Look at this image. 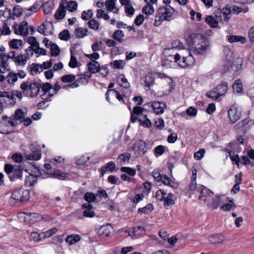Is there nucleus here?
I'll return each instance as SVG.
<instances>
[{
	"label": "nucleus",
	"mask_w": 254,
	"mask_h": 254,
	"mask_svg": "<svg viewBox=\"0 0 254 254\" xmlns=\"http://www.w3.org/2000/svg\"><path fill=\"white\" fill-rule=\"evenodd\" d=\"M233 90L234 93H242L243 92V85L241 80L237 79L233 85Z\"/></svg>",
	"instance_id": "bb28decb"
},
{
	"label": "nucleus",
	"mask_w": 254,
	"mask_h": 254,
	"mask_svg": "<svg viewBox=\"0 0 254 254\" xmlns=\"http://www.w3.org/2000/svg\"><path fill=\"white\" fill-rule=\"evenodd\" d=\"M138 121L140 124L143 127H150L151 126L150 121L146 116H144L143 119H139Z\"/></svg>",
	"instance_id": "680f3d73"
},
{
	"label": "nucleus",
	"mask_w": 254,
	"mask_h": 254,
	"mask_svg": "<svg viewBox=\"0 0 254 254\" xmlns=\"http://www.w3.org/2000/svg\"><path fill=\"white\" fill-rule=\"evenodd\" d=\"M90 157L87 155L81 156L79 159L76 160V164L78 165H83L86 163Z\"/></svg>",
	"instance_id": "13d9d810"
},
{
	"label": "nucleus",
	"mask_w": 254,
	"mask_h": 254,
	"mask_svg": "<svg viewBox=\"0 0 254 254\" xmlns=\"http://www.w3.org/2000/svg\"><path fill=\"white\" fill-rule=\"evenodd\" d=\"M110 227L111 226L110 225L102 226L99 229L98 233L102 237H108L110 233L109 230Z\"/></svg>",
	"instance_id": "c85d7f7f"
},
{
	"label": "nucleus",
	"mask_w": 254,
	"mask_h": 254,
	"mask_svg": "<svg viewBox=\"0 0 254 254\" xmlns=\"http://www.w3.org/2000/svg\"><path fill=\"white\" fill-rule=\"evenodd\" d=\"M228 41L230 43L240 42L244 43L246 42L245 38L240 36L232 35L228 38Z\"/></svg>",
	"instance_id": "ea45409f"
},
{
	"label": "nucleus",
	"mask_w": 254,
	"mask_h": 254,
	"mask_svg": "<svg viewBox=\"0 0 254 254\" xmlns=\"http://www.w3.org/2000/svg\"><path fill=\"white\" fill-rule=\"evenodd\" d=\"M166 193L167 192L164 190H158L156 192V198L160 201H163V199H165V195H166Z\"/></svg>",
	"instance_id": "0e129e2a"
},
{
	"label": "nucleus",
	"mask_w": 254,
	"mask_h": 254,
	"mask_svg": "<svg viewBox=\"0 0 254 254\" xmlns=\"http://www.w3.org/2000/svg\"><path fill=\"white\" fill-rule=\"evenodd\" d=\"M93 16L92 10L91 9H89L87 11H83L81 14V18L82 19L86 20L90 18H91Z\"/></svg>",
	"instance_id": "338daca9"
},
{
	"label": "nucleus",
	"mask_w": 254,
	"mask_h": 254,
	"mask_svg": "<svg viewBox=\"0 0 254 254\" xmlns=\"http://www.w3.org/2000/svg\"><path fill=\"white\" fill-rule=\"evenodd\" d=\"M8 177L11 182L15 181L16 179H20L22 177V171L20 168H15Z\"/></svg>",
	"instance_id": "4be33fe9"
},
{
	"label": "nucleus",
	"mask_w": 254,
	"mask_h": 254,
	"mask_svg": "<svg viewBox=\"0 0 254 254\" xmlns=\"http://www.w3.org/2000/svg\"><path fill=\"white\" fill-rule=\"evenodd\" d=\"M181 59L179 54H176L174 56L168 55L162 62V65L167 68H173L176 66V63H179Z\"/></svg>",
	"instance_id": "39448f33"
},
{
	"label": "nucleus",
	"mask_w": 254,
	"mask_h": 254,
	"mask_svg": "<svg viewBox=\"0 0 254 254\" xmlns=\"http://www.w3.org/2000/svg\"><path fill=\"white\" fill-rule=\"evenodd\" d=\"M205 22L211 27L213 28H216L218 26V22L212 15H209L206 17Z\"/></svg>",
	"instance_id": "2f4dec72"
},
{
	"label": "nucleus",
	"mask_w": 254,
	"mask_h": 254,
	"mask_svg": "<svg viewBox=\"0 0 254 254\" xmlns=\"http://www.w3.org/2000/svg\"><path fill=\"white\" fill-rule=\"evenodd\" d=\"M89 71L92 73H95L98 72L100 64L95 61H92L87 64Z\"/></svg>",
	"instance_id": "b1692460"
},
{
	"label": "nucleus",
	"mask_w": 254,
	"mask_h": 254,
	"mask_svg": "<svg viewBox=\"0 0 254 254\" xmlns=\"http://www.w3.org/2000/svg\"><path fill=\"white\" fill-rule=\"evenodd\" d=\"M96 194L93 192H87L84 194V199L89 203L94 202L96 197Z\"/></svg>",
	"instance_id": "a18cd8bd"
},
{
	"label": "nucleus",
	"mask_w": 254,
	"mask_h": 254,
	"mask_svg": "<svg viewBox=\"0 0 254 254\" xmlns=\"http://www.w3.org/2000/svg\"><path fill=\"white\" fill-rule=\"evenodd\" d=\"M197 192L200 193L198 199L206 202L210 200V198L213 195V192L203 186H199L197 189Z\"/></svg>",
	"instance_id": "9d476101"
},
{
	"label": "nucleus",
	"mask_w": 254,
	"mask_h": 254,
	"mask_svg": "<svg viewBox=\"0 0 254 254\" xmlns=\"http://www.w3.org/2000/svg\"><path fill=\"white\" fill-rule=\"evenodd\" d=\"M20 88L22 89V93L24 96H28L32 97V85L28 84V82H23L20 85Z\"/></svg>",
	"instance_id": "412c9836"
},
{
	"label": "nucleus",
	"mask_w": 254,
	"mask_h": 254,
	"mask_svg": "<svg viewBox=\"0 0 254 254\" xmlns=\"http://www.w3.org/2000/svg\"><path fill=\"white\" fill-rule=\"evenodd\" d=\"M153 209V206L152 204H149L143 208H139L138 213H143L145 214L150 213Z\"/></svg>",
	"instance_id": "de8ad7c7"
},
{
	"label": "nucleus",
	"mask_w": 254,
	"mask_h": 254,
	"mask_svg": "<svg viewBox=\"0 0 254 254\" xmlns=\"http://www.w3.org/2000/svg\"><path fill=\"white\" fill-rule=\"evenodd\" d=\"M155 77L153 74L151 73H148L145 77V86L149 87L150 86L153 85L154 83Z\"/></svg>",
	"instance_id": "58836bf2"
},
{
	"label": "nucleus",
	"mask_w": 254,
	"mask_h": 254,
	"mask_svg": "<svg viewBox=\"0 0 254 254\" xmlns=\"http://www.w3.org/2000/svg\"><path fill=\"white\" fill-rule=\"evenodd\" d=\"M174 197V194L172 193H166V195L165 196V199H163L165 207L168 208V207L172 206L175 204Z\"/></svg>",
	"instance_id": "aec40b11"
},
{
	"label": "nucleus",
	"mask_w": 254,
	"mask_h": 254,
	"mask_svg": "<svg viewBox=\"0 0 254 254\" xmlns=\"http://www.w3.org/2000/svg\"><path fill=\"white\" fill-rule=\"evenodd\" d=\"M110 64H113L114 68H123L125 65V62L122 60H116Z\"/></svg>",
	"instance_id": "774afa93"
},
{
	"label": "nucleus",
	"mask_w": 254,
	"mask_h": 254,
	"mask_svg": "<svg viewBox=\"0 0 254 254\" xmlns=\"http://www.w3.org/2000/svg\"><path fill=\"white\" fill-rule=\"evenodd\" d=\"M6 78L9 84H14L18 79L17 74L12 72L9 73Z\"/></svg>",
	"instance_id": "603ef678"
},
{
	"label": "nucleus",
	"mask_w": 254,
	"mask_h": 254,
	"mask_svg": "<svg viewBox=\"0 0 254 254\" xmlns=\"http://www.w3.org/2000/svg\"><path fill=\"white\" fill-rule=\"evenodd\" d=\"M125 12L128 16H132L134 14L135 10L132 5L129 3L126 4L125 7Z\"/></svg>",
	"instance_id": "052dcab7"
},
{
	"label": "nucleus",
	"mask_w": 254,
	"mask_h": 254,
	"mask_svg": "<svg viewBox=\"0 0 254 254\" xmlns=\"http://www.w3.org/2000/svg\"><path fill=\"white\" fill-rule=\"evenodd\" d=\"M69 11L72 12L77 9V4L75 1L70 0L65 4Z\"/></svg>",
	"instance_id": "8fccbe9b"
},
{
	"label": "nucleus",
	"mask_w": 254,
	"mask_h": 254,
	"mask_svg": "<svg viewBox=\"0 0 254 254\" xmlns=\"http://www.w3.org/2000/svg\"><path fill=\"white\" fill-rule=\"evenodd\" d=\"M57 231L58 229L55 227H53L46 232L39 234L33 232V235L34 234V236H33V240L34 241L38 242L42 239L50 237L54 234H56Z\"/></svg>",
	"instance_id": "0eeeda50"
},
{
	"label": "nucleus",
	"mask_w": 254,
	"mask_h": 254,
	"mask_svg": "<svg viewBox=\"0 0 254 254\" xmlns=\"http://www.w3.org/2000/svg\"><path fill=\"white\" fill-rule=\"evenodd\" d=\"M149 107L152 108L153 112L156 115L162 114L166 109L167 105L163 102L153 101L148 103Z\"/></svg>",
	"instance_id": "6e6552de"
},
{
	"label": "nucleus",
	"mask_w": 254,
	"mask_h": 254,
	"mask_svg": "<svg viewBox=\"0 0 254 254\" xmlns=\"http://www.w3.org/2000/svg\"><path fill=\"white\" fill-rule=\"evenodd\" d=\"M115 167L116 165L114 162L112 161L108 162L106 164V166L101 168V176L103 177L107 171L113 172L114 171Z\"/></svg>",
	"instance_id": "6ab92c4d"
},
{
	"label": "nucleus",
	"mask_w": 254,
	"mask_h": 254,
	"mask_svg": "<svg viewBox=\"0 0 254 254\" xmlns=\"http://www.w3.org/2000/svg\"><path fill=\"white\" fill-rule=\"evenodd\" d=\"M18 217L21 222L24 223L25 225H28L29 227L31 226V220L32 219L31 213H19L18 214Z\"/></svg>",
	"instance_id": "f3484780"
},
{
	"label": "nucleus",
	"mask_w": 254,
	"mask_h": 254,
	"mask_svg": "<svg viewBox=\"0 0 254 254\" xmlns=\"http://www.w3.org/2000/svg\"><path fill=\"white\" fill-rule=\"evenodd\" d=\"M232 6L227 4L223 9V15L225 21H228L231 17Z\"/></svg>",
	"instance_id": "72a5a7b5"
},
{
	"label": "nucleus",
	"mask_w": 254,
	"mask_h": 254,
	"mask_svg": "<svg viewBox=\"0 0 254 254\" xmlns=\"http://www.w3.org/2000/svg\"><path fill=\"white\" fill-rule=\"evenodd\" d=\"M249 120L245 119L237 123L235 127L236 129H240L242 131H245L249 127Z\"/></svg>",
	"instance_id": "473e14b6"
},
{
	"label": "nucleus",
	"mask_w": 254,
	"mask_h": 254,
	"mask_svg": "<svg viewBox=\"0 0 254 254\" xmlns=\"http://www.w3.org/2000/svg\"><path fill=\"white\" fill-rule=\"evenodd\" d=\"M161 182L164 185L169 186L173 188H176L178 187V185L171 181L167 175L162 176Z\"/></svg>",
	"instance_id": "7c9ffc66"
},
{
	"label": "nucleus",
	"mask_w": 254,
	"mask_h": 254,
	"mask_svg": "<svg viewBox=\"0 0 254 254\" xmlns=\"http://www.w3.org/2000/svg\"><path fill=\"white\" fill-rule=\"evenodd\" d=\"M124 36V32L120 30H116L113 35V38L120 42L123 41Z\"/></svg>",
	"instance_id": "79ce46f5"
},
{
	"label": "nucleus",
	"mask_w": 254,
	"mask_h": 254,
	"mask_svg": "<svg viewBox=\"0 0 254 254\" xmlns=\"http://www.w3.org/2000/svg\"><path fill=\"white\" fill-rule=\"evenodd\" d=\"M224 240V238L223 236L219 235L216 234L213 235L209 237V241L211 244H218L222 242Z\"/></svg>",
	"instance_id": "c9c22d12"
},
{
	"label": "nucleus",
	"mask_w": 254,
	"mask_h": 254,
	"mask_svg": "<svg viewBox=\"0 0 254 254\" xmlns=\"http://www.w3.org/2000/svg\"><path fill=\"white\" fill-rule=\"evenodd\" d=\"M13 27L15 34L21 35L24 37L28 35V24L27 21L24 20L19 25L14 24Z\"/></svg>",
	"instance_id": "9b49d317"
},
{
	"label": "nucleus",
	"mask_w": 254,
	"mask_h": 254,
	"mask_svg": "<svg viewBox=\"0 0 254 254\" xmlns=\"http://www.w3.org/2000/svg\"><path fill=\"white\" fill-rule=\"evenodd\" d=\"M87 31L86 28H78L75 30V34L77 38H83L87 35Z\"/></svg>",
	"instance_id": "c03bdc74"
},
{
	"label": "nucleus",
	"mask_w": 254,
	"mask_h": 254,
	"mask_svg": "<svg viewBox=\"0 0 254 254\" xmlns=\"http://www.w3.org/2000/svg\"><path fill=\"white\" fill-rule=\"evenodd\" d=\"M118 82L122 87L125 88H128L130 86L129 82L124 75H121L119 77Z\"/></svg>",
	"instance_id": "37998d69"
},
{
	"label": "nucleus",
	"mask_w": 254,
	"mask_h": 254,
	"mask_svg": "<svg viewBox=\"0 0 254 254\" xmlns=\"http://www.w3.org/2000/svg\"><path fill=\"white\" fill-rule=\"evenodd\" d=\"M27 60V57L25 55H21L16 57L14 60V62L17 65H23L25 64Z\"/></svg>",
	"instance_id": "a19ab883"
},
{
	"label": "nucleus",
	"mask_w": 254,
	"mask_h": 254,
	"mask_svg": "<svg viewBox=\"0 0 254 254\" xmlns=\"http://www.w3.org/2000/svg\"><path fill=\"white\" fill-rule=\"evenodd\" d=\"M88 26L90 29L97 30L99 28V22L94 19H91L88 22Z\"/></svg>",
	"instance_id": "bf43d9fd"
},
{
	"label": "nucleus",
	"mask_w": 254,
	"mask_h": 254,
	"mask_svg": "<svg viewBox=\"0 0 254 254\" xmlns=\"http://www.w3.org/2000/svg\"><path fill=\"white\" fill-rule=\"evenodd\" d=\"M0 97L6 98L8 99L6 101H8L10 105H13L16 103V99L13 97L12 93L2 92L0 93Z\"/></svg>",
	"instance_id": "cd10ccee"
},
{
	"label": "nucleus",
	"mask_w": 254,
	"mask_h": 254,
	"mask_svg": "<svg viewBox=\"0 0 254 254\" xmlns=\"http://www.w3.org/2000/svg\"><path fill=\"white\" fill-rule=\"evenodd\" d=\"M0 58L1 59L0 65L5 66V67H10L9 64L8 63V57L4 54H0Z\"/></svg>",
	"instance_id": "5fc2aeb1"
},
{
	"label": "nucleus",
	"mask_w": 254,
	"mask_h": 254,
	"mask_svg": "<svg viewBox=\"0 0 254 254\" xmlns=\"http://www.w3.org/2000/svg\"><path fill=\"white\" fill-rule=\"evenodd\" d=\"M48 25L43 24H41L38 28L37 30L38 31L41 33L44 34L45 36L49 35L52 34V32L50 30H48Z\"/></svg>",
	"instance_id": "e433bc0d"
},
{
	"label": "nucleus",
	"mask_w": 254,
	"mask_h": 254,
	"mask_svg": "<svg viewBox=\"0 0 254 254\" xmlns=\"http://www.w3.org/2000/svg\"><path fill=\"white\" fill-rule=\"evenodd\" d=\"M116 0H107L105 2V5L107 10L112 11L116 8Z\"/></svg>",
	"instance_id": "09e8293b"
},
{
	"label": "nucleus",
	"mask_w": 254,
	"mask_h": 254,
	"mask_svg": "<svg viewBox=\"0 0 254 254\" xmlns=\"http://www.w3.org/2000/svg\"><path fill=\"white\" fill-rule=\"evenodd\" d=\"M207 206L211 209H217L220 204L221 203V198L219 196H214V195L210 198V200H207Z\"/></svg>",
	"instance_id": "4468645a"
},
{
	"label": "nucleus",
	"mask_w": 254,
	"mask_h": 254,
	"mask_svg": "<svg viewBox=\"0 0 254 254\" xmlns=\"http://www.w3.org/2000/svg\"><path fill=\"white\" fill-rule=\"evenodd\" d=\"M235 178L237 179V180H236V184L234 185L233 188L231 190V192H233L235 194L237 192L239 191V185L241 182V179L240 177L238 176V175H236Z\"/></svg>",
	"instance_id": "49530a36"
},
{
	"label": "nucleus",
	"mask_w": 254,
	"mask_h": 254,
	"mask_svg": "<svg viewBox=\"0 0 254 254\" xmlns=\"http://www.w3.org/2000/svg\"><path fill=\"white\" fill-rule=\"evenodd\" d=\"M23 41L21 40L13 39L10 43L9 46L10 48H19L23 46Z\"/></svg>",
	"instance_id": "864d4df0"
},
{
	"label": "nucleus",
	"mask_w": 254,
	"mask_h": 254,
	"mask_svg": "<svg viewBox=\"0 0 254 254\" xmlns=\"http://www.w3.org/2000/svg\"><path fill=\"white\" fill-rule=\"evenodd\" d=\"M75 76L73 74H66L61 77L62 81L64 83L70 82L74 81Z\"/></svg>",
	"instance_id": "6e6d98bb"
},
{
	"label": "nucleus",
	"mask_w": 254,
	"mask_h": 254,
	"mask_svg": "<svg viewBox=\"0 0 254 254\" xmlns=\"http://www.w3.org/2000/svg\"><path fill=\"white\" fill-rule=\"evenodd\" d=\"M30 196V191L28 190H15L12 193L10 202L15 205H19L20 203L28 200Z\"/></svg>",
	"instance_id": "7ed1b4c3"
},
{
	"label": "nucleus",
	"mask_w": 254,
	"mask_h": 254,
	"mask_svg": "<svg viewBox=\"0 0 254 254\" xmlns=\"http://www.w3.org/2000/svg\"><path fill=\"white\" fill-rule=\"evenodd\" d=\"M131 157L129 153H125L121 154L118 156V160L120 161L121 165H124L126 162H128Z\"/></svg>",
	"instance_id": "4c0bfd02"
},
{
	"label": "nucleus",
	"mask_w": 254,
	"mask_h": 254,
	"mask_svg": "<svg viewBox=\"0 0 254 254\" xmlns=\"http://www.w3.org/2000/svg\"><path fill=\"white\" fill-rule=\"evenodd\" d=\"M218 93L220 96L224 95L227 91V85L226 83H223L218 85L214 89Z\"/></svg>",
	"instance_id": "f704fd0d"
},
{
	"label": "nucleus",
	"mask_w": 254,
	"mask_h": 254,
	"mask_svg": "<svg viewBox=\"0 0 254 254\" xmlns=\"http://www.w3.org/2000/svg\"><path fill=\"white\" fill-rule=\"evenodd\" d=\"M81 237L79 235L77 234H72L68 236L65 239V242L70 245L75 244L79 241Z\"/></svg>",
	"instance_id": "393cba45"
},
{
	"label": "nucleus",
	"mask_w": 254,
	"mask_h": 254,
	"mask_svg": "<svg viewBox=\"0 0 254 254\" xmlns=\"http://www.w3.org/2000/svg\"><path fill=\"white\" fill-rule=\"evenodd\" d=\"M174 11V9L170 5L159 8L156 12L154 25L159 26L163 21H170Z\"/></svg>",
	"instance_id": "f257e3e1"
},
{
	"label": "nucleus",
	"mask_w": 254,
	"mask_h": 254,
	"mask_svg": "<svg viewBox=\"0 0 254 254\" xmlns=\"http://www.w3.org/2000/svg\"><path fill=\"white\" fill-rule=\"evenodd\" d=\"M60 39L64 41H67L70 38V34L68 30H64L59 35Z\"/></svg>",
	"instance_id": "4d7b16f0"
},
{
	"label": "nucleus",
	"mask_w": 254,
	"mask_h": 254,
	"mask_svg": "<svg viewBox=\"0 0 254 254\" xmlns=\"http://www.w3.org/2000/svg\"><path fill=\"white\" fill-rule=\"evenodd\" d=\"M9 18L15 19V17H19L23 13V9L20 5L15 6L12 10H8Z\"/></svg>",
	"instance_id": "dca6fc26"
},
{
	"label": "nucleus",
	"mask_w": 254,
	"mask_h": 254,
	"mask_svg": "<svg viewBox=\"0 0 254 254\" xmlns=\"http://www.w3.org/2000/svg\"><path fill=\"white\" fill-rule=\"evenodd\" d=\"M44 12L45 14H49L51 12L54 8V2L53 0H50L43 4Z\"/></svg>",
	"instance_id": "a878e982"
},
{
	"label": "nucleus",
	"mask_w": 254,
	"mask_h": 254,
	"mask_svg": "<svg viewBox=\"0 0 254 254\" xmlns=\"http://www.w3.org/2000/svg\"><path fill=\"white\" fill-rule=\"evenodd\" d=\"M241 113L238 111L235 106H232L228 110V116L230 123L232 124L235 123L241 118Z\"/></svg>",
	"instance_id": "1a4fd4ad"
},
{
	"label": "nucleus",
	"mask_w": 254,
	"mask_h": 254,
	"mask_svg": "<svg viewBox=\"0 0 254 254\" xmlns=\"http://www.w3.org/2000/svg\"><path fill=\"white\" fill-rule=\"evenodd\" d=\"M243 63V59L237 57L229 64H225V71L230 72L233 75H236L237 72L242 69Z\"/></svg>",
	"instance_id": "20e7f679"
},
{
	"label": "nucleus",
	"mask_w": 254,
	"mask_h": 254,
	"mask_svg": "<svg viewBox=\"0 0 254 254\" xmlns=\"http://www.w3.org/2000/svg\"><path fill=\"white\" fill-rule=\"evenodd\" d=\"M82 207L83 209H85L83 212V215L84 217L91 218L94 216L95 213L92 210L93 206L91 204L84 203L82 205Z\"/></svg>",
	"instance_id": "a211bd4d"
},
{
	"label": "nucleus",
	"mask_w": 254,
	"mask_h": 254,
	"mask_svg": "<svg viewBox=\"0 0 254 254\" xmlns=\"http://www.w3.org/2000/svg\"><path fill=\"white\" fill-rule=\"evenodd\" d=\"M97 17L98 18H103L106 20H108L110 19V16L107 13H106L105 10L100 9H97Z\"/></svg>",
	"instance_id": "3c124183"
},
{
	"label": "nucleus",
	"mask_w": 254,
	"mask_h": 254,
	"mask_svg": "<svg viewBox=\"0 0 254 254\" xmlns=\"http://www.w3.org/2000/svg\"><path fill=\"white\" fill-rule=\"evenodd\" d=\"M224 54H225L226 58L225 64H229L232 61L235 59H234L233 52L230 49H226L224 51Z\"/></svg>",
	"instance_id": "c756f323"
},
{
	"label": "nucleus",
	"mask_w": 254,
	"mask_h": 254,
	"mask_svg": "<svg viewBox=\"0 0 254 254\" xmlns=\"http://www.w3.org/2000/svg\"><path fill=\"white\" fill-rule=\"evenodd\" d=\"M53 86L52 85L46 82L43 83L42 84L38 82H33V95H37L40 92V89L44 93L41 95L42 99H49L51 97H48V94L50 93H52Z\"/></svg>",
	"instance_id": "f03ea898"
},
{
	"label": "nucleus",
	"mask_w": 254,
	"mask_h": 254,
	"mask_svg": "<svg viewBox=\"0 0 254 254\" xmlns=\"http://www.w3.org/2000/svg\"><path fill=\"white\" fill-rule=\"evenodd\" d=\"M133 150L136 151L138 154H144L147 151L146 143L143 140H139L136 142L133 147Z\"/></svg>",
	"instance_id": "2eb2a0df"
},
{
	"label": "nucleus",
	"mask_w": 254,
	"mask_h": 254,
	"mask_svg": "<svg viewBox=\"0 0 254 254\" xmlns=\"http://www.w3.org/2000/svg\"><path fill=\"white\" fill-rule=\"evenodd\" d=\"M189 55L188 56L184 57L182 61H179L178 64L181 67L186 68L192 66L195 63L194 57L191 54V52L190 50Z\"/></svg>",
	"instance_id": "f8f14e48"
},
{
	"label": "nucleus",
	"mask_w": 254,
	"mask_h": 254,
	"mask_svg": "<svg viewBox=\"0 0 254 254\" xmlns=\"http://www.w3.org/2000/svg\"><path fill=\"white\" fill-rule=\"evenodd\" d=\"M66 3V0H62V1L61 2L58 9L57 10L56 13H55L54 17L56 19L62 20L65 17L66 9L64 5Z\"/></svg>",
	"instance_id": "ddd939ff"
},
{
	"label": "nucleus",
	"mask_w": 254,
	"mask_h": 254,
	"mask_svg": "<svg viewBox=\"0 0 254 254\" xmlns=\"http://www.w3.org/2000/svg\"><path fill=\"white\" fill-rule=\"evenodd\" d=\"M25 117V113L21 109H18L15 111L14 115L9 118L8 122L11 126H15L18 124V121L20 123L24 122Z\"/></svg>",
	"instance_id": "423d86ee"
},
{
	"label": "nucleus",
	"mask_w": 254,
	"mask_h": 254,
	"mask_svg": "<svg viewBox=\"0 0 254 254\" xmlns=\"http://www.w3.org/2000/svg\"><path fill=\"white\" fill-rule=\"evenodd\" d=\"M150 0H148L147 1H145L147 4L145 5L142 8L143 13H145L147 15H150L152 14L154 12V9L152 6V4L156 2H149Z\"/></svg>",
	"instance_id": "5701e85b"
},
{
	"label": "nucleus",
	"mask_w": 254,
	"mask_h": 254,
	"mask_svg": "<svg viewBox=\"0 0 254 254\" xmlns=\"http://www.w3.org/2000/svg\"><path fill=\"white\" fill-rule=\"evenodd\" d=\"M10 33V30L5 23L2 24V28L0 27V37L2 35H8Z\"/></svg>",
	"instance_id": "69168bd1"
},
{
	"label": "nucleus",
	"mask_w": 254,
	"mask_h": 254,
	"mask_svg": "<svg viewBox=\"0 0 254 254\" xmlns=\"http://www.w3.org/2000/svg\"><path fill=\"white\" fill-rule=\"evenodd\" d=\"M122 172H125L131 176H134L136 174V171L129 167H122L121 168Z\"/></svg>",
	"instance_id": "e2e57ef3"
}]
</instances>
